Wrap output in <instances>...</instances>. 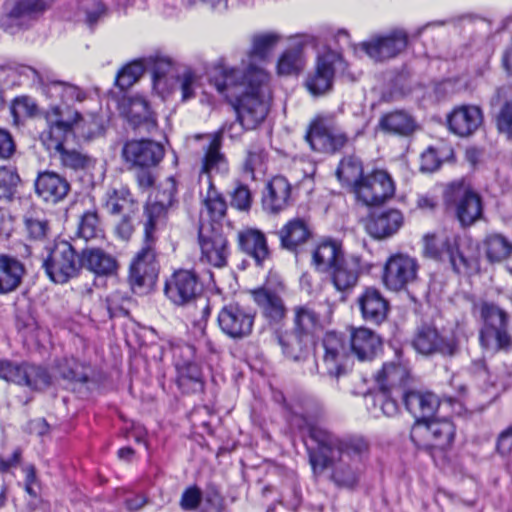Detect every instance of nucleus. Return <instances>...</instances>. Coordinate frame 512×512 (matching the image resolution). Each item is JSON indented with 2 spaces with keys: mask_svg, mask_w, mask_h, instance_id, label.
<instances>
[{
  "mask_svg": "<svg viewBox=\"0 0 512 512\" xmlns=\"http://www.w3.org/2000/svg\"><path fill=\"white\" fill-rule=\"evenodd\" d=\"M321 417L317 406L294 407L289 421L308 433L312 444L307 445V452L314 476L319 477L329 469V478L337 487L354 488L369 456V442L360 436H338L318 424Z\"/></svg>",
  "mask_w": 512,
  "mask_h": 512,
  "instance_id": "f257e3e1",
  "label": "nucleus"
},
{
  "mask_svg": "<svg viewBox=\"0 0 512 512\" xmlns=\"http://www.w3.org/2000/svg\"><path fill=\"white\" fill-rule=\"evenodd\" d=\"M266 80V73L253 64L242 71L219 63L210 75V83L231 103L237 120L248 130L256 128L269 112L268 102L263 99L262 92Z\"/></svg>",
  "mask_w": 512,
  "mask_h": 512,
  "instance_id": "f03ea898",
  "label": "nucleus"
},
{
  "mask_svg": "<svg viewBox=\"0 0 512 512\" xmlns=\"http://www.w3.org/2000/svg\"><path fill=\"white\" fill-rule=\"evenodd\" d=\"M312 262L317 271L329 275L335 289L342 293H350L360 276L370 270V265L360 255H344L341 244L333 240L317 246Z\"/></svg>",
  "mask_w": 512,
  "mask_h": 512,
  "instance_id": "7ed1b4c3",
  "label": "nucleus"
},
{
  "mask_svg": "<svg viewBox=\"0 0 512 512\" xmlns=\"http://www.w3.org/2000/svg\"><path fill=\"white\" fill-rule=\"evenodd\" d=\"M475 309H478L482 322L479 330L480 345L487 350H512L509 313L491 301L474 303L473 311Z\"/></svg>",
  "mask_w": 512,
  "mask_h": 512,
  "instance_id": "20e7f679",
  "label": "nucleus"
},
{
  "mask_svg": "<svg viewBox=\"0 0 512 512\" xmlns=\"http://www.w3.org/2000/svg\"><path fill=\"white\" fill-rule=\"evenodd\" d=\"M423 242L425 256L435 260L446 258L455 273H466L472 268L470 248L460 235L445 231L426 234Z\"/></svg>",
  "mask_w": 512,
  "mask_h": 512,
  "instance_id": "39448f33",
  "label": "nucleus"
},
{
  "mask_svg": "<svg viewBox=\"0 0 512 512\" xmlns=\"http://www.w3.org/2000/svg\"><path fill=\"white\" fill-rule=\"evenodd\" d=\"M455 437V426L447 418H430L415 421L410 439L414 445L424 450L435 459L444 457V453L451 448Z\"/></svg>",
  "mask_w": 512,
  "mask_h": 512,
  "instance_id": "423d86ee",
  "label": "nucleus"
},
{
  "mask_svg": "<svg viewBox=\"0 0 512 512\" xmlns=\"http://www.w3.org/2000/svg\"><path fill=\"white\" fill-rule=\"evenodd\" d=\"M157 232L144 228L142 247L130 263L128 282L135 293L152 287L158 278L160 264L156 252Z\"/></svg>",
  "mask_w": 512,
  "mask_h": 512,
  "instance_id": "0eeeda50",
  "label": "nucleus"
},
{
  "mask_svg": "<svg viewBox=\"0 0 512 512\" xmlns=\"http://www.w3.org/2000/svg\"><path fill=\"white\" fill-rule=\"evenodd\" d=\"M46 251L42 267L52 282L65 284L79 276L83 268L81 253H77L70 242L56 241Z\"/></svg>",
  "mask_w": 512,
  "mask_h": 512,
  "instance_id": "6e6552de",
  "label": "nucleus"
},
{
  "mask_svg": "<svg viewBox=\"0 0 512 512\" xmlns=\"http://www.w3.org/2000/svg\"><path fill=\"white\" fill-rule=\"evenodd\" d=\"M305 140L315 152L336 154L350 144L351 139L331 115L317 116L311 121Z\"/></svg>",
  "mask_w": 512,
  "mask_h": 512,
  "instance_id": "1a4fd4ad",
  "label": "nucleus"
},
{
  "mask_svg": "<svg viewBox=\"0 0 512 512\" xmlns=\"http://www.w3.org/2000/svg\"><path fill=\"white\" fill-rule=\"evenodd\" d=\"M447 204L455 207V214L462 227H470L483 218L484 205L481 195L465 180L450 183L445 192Z\"/></svg>",
  "mask_w": 512,
  "mask_h": 512,
  "instance_id": "9d476101",
  "label": "nucleus"
},
{
  "mask_svg": "<svg viewBox=\"0 0 512 512\" xmlns=\"http://www.w3.org/2000/svg\"><path fill=\"white\" fill-rule=\"evenodd\" d=\"M203 284L198 275L191 270L179 269L166 280L164 293L167 298L178 306H184L194 301L203 300V316L210 314L208 300L202 297Z\"/></svg>",
  "mask_w": 512,
  "mask_h": 512,
  "instance_id": "9b49d317",
  "label": "nucleus"
},
{
  "mask_svg": "<svg viewBox=\"0 0 512 512\" xmlns=\"http://www.w3.org/2000/svg\"><path fill=\"white\" fill-rule=\"evenodd\" d=\"M411 344L419 354L426 357L440 355L452 358L460 351L455 336L441 334L435 325L429 323L416 327Z\"/></svg>",
  "mask_w": 512,
  "mask_h": 512,
  "instance_id": "f8f14e48",
  "label": "nucleus"
},
{
  "mask_svg": "<svg viewBox=\"0 0 512 512\" xmlns=\"http://www.w3.org/2000/svg\"><path fill=\"white\" fill-rule=\"evenodd\" d=\"M46 120L48 129L42 132L41 139L48 149L58 151L74 136V125L79 124L82 116L77 111H73V115L66 114L60 105L54 104L46 112Z\"/></svg>",
  "mask_w": 512,
  "mask_h": 512,
  "instance_id": "ddd939ff",
  "label": "nucleus"
},
{
  "mask_svg": "<svg viewBox=\"0 0 512 512\" xmlns=\"http://www.w3.org/2000/svg\"><path fill=\"white\" fill-rule=\"evenodd\" d=\"M54 0H16L0 20V28L13 35L28 29L52 5Z\"/></svg>",
  "mask_w": 512,
  "mask_h": 512,
  "instance_id": "4468645a",
  "label": "nucleus"
},
{
  "mask_svg": "<svg viewBox=\"0 0 512 512\" xmlns=\"http://www.w3.org/2000/svg\"><path fill=\"white\" fill-rule=\"evenodd\" d=\"M256 312L239 303H228L218 313L220 330L233 340H242L252 334Z\"/></svg>",
  "mask_w": 512,
  "mask_h": 512,
  "instance_id": "2eb2a0df",
  "label": "nucleus"
},
{
  "mask_svg": "<svg viewBox=\"0 0 512 512\" xmlns=\"http://www.w3.org/2000/svg\"><path fill=\"white\" fill-rule=\"evenodd\" d=\"M177 385L184 393H197L204 390L202 369L196 361L194 346L184 344L174 348Z\"/></svg>",
  "mask_w": 512,
  "mask_h": 512,
  "instance_id": "dca6fc26",
  "label": "nucleus"
},
{
  "mask_svg": "<svg viewBox=\"0 0 512 512\" xmlns=\"http://www.w3.org/2000/svg\"><path fill=\"white\" fill-rule=\"evenodd\" d=\"M354 193L367 206L379 205L394 195L395 185L386 171L374 170L355 186Z\"/></svg>",
  "mask_w": 512,
  "mask_h": 512,
  "instance_id": "f3484780",
  "label": "nucleus"
},
{
  "mask_svg": "<svg viewBox=\"0 0 512 512\" xmlns=\"http://www.w3.org/2000/svg\"><path fill=\"white\" fill-rule=\"evenodd\" d=\"M164 154L163 145L148 139L128 140L121 150L123 160L133 168L155 167L162 161Z\"/></svg>",
  "mask_w": 512,
  "mask_h": 512,
  "instance_id": "a211bd4d",
  "label": "nucleus"
},
{
  "mask_svg": "<svg viewBox=\"0 0 512 512\" xmlns=\"http://www.w3.org/2000/svg\"><path fill=\"white\" fill-rule=\"evenodd\" d=\"M322 346L324 355L321 366L316 365L318 373L332 378L346 374L348 354L342 336L335 332H327L322 340Z\"/></svg>",
  "mask_w": 512,
  "mask_h": 512,
  "instance_id": "6ab92c4d",
  "label": "nucleus"
},
{
  "mask_svg": "<svg viewBox=\"0 0 512 512\" xmlns=\"http://www.w3.org/2000/svg\"><path fill=\"white\" fill-rule=\"evenodd\" d=\"M236 243L238 251L250 258L257 268H263L272 260L267 236L258 228L244 227L238 230Z\"/></svg>",
  "mask_w": 512,
  "mask_h": 512,
  "instance_id": "aec40b11",
  "label": "nucleus"
},
{
  "mask_svg": "<svg viewBox=\"0 0 512 512\" xmlns=\"http://www.w3.org/2000/svg\"><path fill=\"white\" fill-rule=\"evenodd\" d=\"M417 271L416 259L406 254H395L386 261L383 282L388 289L400 291L416 280Z\"/></svg>",
  "mask_w": 512,
  "mask_h": 512,
  "instance_id": "412c9836",
  "label": "nucleus"
},
{
  "mask_svg": "<svg viewBox=\"0 0 512 512\" xmlns=\"http://www.w3.org/2000/svg\"><path fill=\"white\" fill-rule=\"evenodd\" d=\"M408 45V34L403 29H394L387 34L372 37L361 47L375 61L382 62L395 58Z\"/></svg>",
  "mask_w": 512,
  "mask_h": 512,
  "instance_id": "4be33fe9",
  "label": "nucleus"
},
{
  "mask_svg": "<svg viewBox=\"0 0 512 512\" xmlns=\"http://www.w3.org/2000/svg\"><path fill=\"white\" fill-rule=\"evenodd\" d=\"M341 65H343V59L333 51L319 55L314 72L307 76L305 82L308 91L314 96L329 92L333 86L336 67Z\"/></svg>",
  "mask_w": 512,
  "mask_h": 512,
  "instance_id": "5701e85b",
  "label": "nucleus"
},
{
  "mask_svg": "<svg viewBox=\"0 0 512 512\" xmlns=\"http://www.w3.org/2000/svg\"><path fill=\"white\" fill-rule=\"evenodd\" d=\"M176 194V181L169 177L157 192L155 201L144 208V228L158 231L165 224L167 210L177 202Z\"/></svg>",
  "mask_w": 512,
  "mask_h": 512,
  "instance_id": "b1692460",
  "label": "nucleus"
},
{
  "mask_svg": "<svg viewBox=\"0 0 512 512\" xmlns=\"http://www.w3.org/2000/svg\"><path fill=\"white\" fill-rule=\"evenodd\" d=\"M123 114L129 126L139 134H152L158 129L157 116L147 99L141 95H133L124 100Z\"/></svg>",
  "mask_w": 512,
  "mask_h": 512,
  "instance_id": "393cba45",
  "label": "nucleus"
},
{
  "mask_svg": "<svg viewBox=\"0 0 512 512\" xmlns=\"http://www.w3.org/2000/svg\"><path fill=\"white\" fill-rule=\"evenodd\" d=\"M365 231L375 240H385L395 235L404 223L398 209H376L362 220Z\"/></svg>",
  "mask_w": 512,
  "mask_h": 512,
  "instance_id": "a878e982",
  "label": "nucleus"
},
{
  "mask_svg": "<svg viewBox=\"0 0 512 512\" xmlns=\"http://www.w3.org/2000/svg\"><path fill=\"white\" fill-rule=\"evenodd\" d=\"M379 391L401 394L407 391L410 381V368L399 355L396 360L386 362L375 376Z\"/></svg>",
  "mask_w": 512,
  "mask_h": 512,
  "instance_id": "bb28decb",
  "label": "nucleus"
},
{
  "mask_svg": "<svg viewBox=\"0 0 512 512\" xmlns=\"http://www.w3.org/2000/svg\"><path fill=\"white\" fill-rule=\"evenodd\" d=\"M199 244L202 262L218 268L227 264L228 241L221 232L214 228L206 230L204 226H201L199 229Z\"/></svg>",
  "mask_w": 512,
  "mask_h": 512,
  "instance_id": "cd10ccee",
  "label": "nucleus"
},
{
  "mask_svg": "<svg viewBox=\"0 0 512 512\" xmlns=\"http://www.w3.org/2000/svg\"><path fill=\"white\" fill-rule=\"evenodd\" d=\"M207 138L208 145L204 148V157L199 177L200 185L206 183V177L212 179V173H226L228 171V162L225 155L221 152L222 148V130L207 135H197L196 139Z\"/></svg>",
  "mask_w": 512,
  "mask_h": 512,
  "instance_id": "c85d7f7f",
  "label": "nucleus"
},
{
  "mask_svg": "<svg viewBox=\"0 0 512 512\" xmlns=\"http://www.w3.org/2000/svg\"><path fill=\"white\" fill-rule=\"evenodd\" d=\"M51 381L52 377L47 368L26 361H14L9 377V382L35 391L45 390L51 385Z\"/></svg>",
  "mask_w": 512,
  "mask_h": 512,
  "instance_id": "c756f323",
  "label": "nucleus"
},
{
  "mask_svg": "<svg viewBox=\"0 0 512 512\" xmlns=\"http://www.w3.org/2000/svg\"><path fill=\"white\" fill-rule=\"evenodd\" d=\"M362 318L371 324L380 325L388 316L390 305L382 292L375 287H365L357 298Z\"/></svg>",
  "mask_w": 512,
  "mask_h": 512,
  "instance_id": "7c9ffc66",
  "label": "nucleus"
},
{
  "mask_svg": "<svg viewBox=\"0 0 512 512\" xmlns=\"http://www.w3.org/2000/svg\"><path fill=\"white\" fill-rule=\"evenodd\" d=\"M401 398L406 410L414 416L415 421L432 418L440 406L439 397L428 390L408 389L402 393Z\"/></svg>",
  "mask_w": 512,
  "mask_h": 512,
  "instance_id": "2f4dec72",
  "label": "nucleus"
},
{
  "mask_svg": "<svg viewBox=\"0 0 512 512\" xmlns=\"http://www.w3.org/2000/svg\"><path fill=\"white\" fill-rule=\"evenodd\" d=\"M34 187L40 198L51 203L62 201L71 189L70 183L64 176L50 170L38 172Z\"/></svg>",
  "mask_w": 512,
  "mask_h": 512,
  "instance_id": "473e14b6",
  "label": "nucleus"
},
{
  "mask_svg": "<svg viewBox=\"0 0 512 512\" xmlns=\"http://www.w3.org/2000/svg\"><path fill=\"white\" fill-rule=\"evenodd\" d=\"M482 110L474 105L455 107L447 116L449 130L459 137L472 135L482 124Z\"/></svg>",
  "mask_w": 512,
  "mask_h": 512,
  "instance_id": "72a5a7b5",
  "label": "nucleus"
},
{
  "mask_svg": "<svg viewBox=\"0 0 512 512\" xmlns=\"http://www.w3.org/2000/svg\"><path fill=\"white\" fill-rule=\"evenodd\" d=\"M27 274L25 264L16 256L0 253V295L15 292Z\"/></svg>",
  "mask_w": 512,
  "mask_h": 512,
  "instance_id": "f704fd0d",
  "label": "nucleus"
},
{
  "mask_svg": "<svg viewBox=\"0 0 512 512\" xmlns=\"http://www.w3.org/2000/svg\"><path fill=\"white\" fill-rule=\"evenodd\" d=\"M34 73L38 76L40 83L43 86V92L47 95V97L52 100L59 99L63 104L66 105L64 112L66 114H72L70 111L69 105L78 101L81 102L86 98V94L82 91L78 86L73 85L69 82L59 81L52 77H46L43 79L39 76L38 72L34 71Z\"/></svg>",
  "mask_w": 512,
  "mask_h": 512,
  "instance_id": "c9c22d12",
  "label": "nucleus"
},
{
  "mask_svg": "<svg viewBox=\"0 0 512 512\" xmlns=\"http://www.w3.org/2000/svg\"><path fill=\"white\" fill-rule=\"evenodd\" d=\"M350 346L351 352L360 361H370L381 349L382 341L374 331L368 328H352L350 333Z\"/></svg>",
  "mask_w": 512,
  "mask_h": 512,
  "instance_id": "e433bc0d",
  "label": "nucleus"
},
{
  "mask_svg": "<svg viewBox=\"0 0 512 512\" xmlns=\"http://www.w3.org/2000/svg\"><path fill=\"white\" fill-rule=\"evenodd\" d=\"M277 341L285 357L296 362L303 361L309 356L313 344L312 337L294 328L291 331L279 333Z\"/></svg>",
  "mask_w": 512,
  "mask_h": 512,
  "instance_id": "4c0bfd02",
  "label": "nucleus"
},
{
  "mask_svg": "<svg viewBox=\"0 0 512 512\" xmlns=\"http://www.w3.org/2000/svg\"><path fill=\"white\" fill-rule=\"evenodd\" d=\"M252 296L270 323H279L285 318L287 309L283 299L275 291L261 287L253 290Z\"/></svg>",
  "mask_w": 512,
  "mask_h": 512,
  "instance_id": "58836bf2",
  "label": "nucleus"
},
{
  "mask_svg": "<svg viewBox=\"0 0 512 512\" xmlns=\"http://www.w3.org/2000/svg\"><path fill=\"white\" fill-rule=\"evenodd\" d=\"M291 196V185L283 176L273 177L266 185L263 195V206L272 213H277L288 206Z\"/></svg>",
  "mask_w": 512,
  "mask_h": 512,
  "instance_id": "ea45409f",
  "label": "nucleus"
},
{
  "mask_svg": "<svg viewBox=\"0 0 512 512\" xmlns=\"http://www.w3.org/2000/svg\"><path fill=\"white\" fill-rule=\"evenodd\" d=\"M308 223L302 218L289 220L279 231L281 247L296 252L298 247L305 244L311 237Z\"/></svg>",
  "mask_w": 512,
  "mask_h": 512,
  "instance_id": "a19ab883",
  "label": "nucleus"
},
{
  "mask_svg": "<svg viewBox=\"0 0 512 512\" xmlns=\"http://www.w3.org/2000/svg\"><path fill=\"white\" fill-rule=\"evenodd\" d=\"M379 128L389 134L407 137L418 128L415 119L405 110H395L381 116Z\"/></svg>",
  "mask_w": 512,
  "mask_h": 512,
  "instance_id": "79ce46f5",
  "label": "nucleus"
},
{
  "mask_svg": "<svg viewBox=\"0 0 512 512\" xmlns=\"http://www.w3.org/2000/svg\"><path fill=\"white\" fill-rule=\"evenodd\" d=\"M105 208L112 215H130L138 210V203L127 187L120 186L106 192Z\"/></svg>",
  "mask_w": 512,
  "mask_h": 512,
  "instance_id": "37998d69",
  "label": "nucleus"
},
{
  "mask_svg": "<svg viewBox=\"0 0 512 512\" xmlns=\"http://www.w3.org/2000/svg\"><path fill=\"white\" fill-rule=\"evenodd\" d=\"M510 92V86L497 87L491 99L492 104H499L505 99L495 117V125L498 132L505 134L508 138H512V98L506 99Z\"/></svg>",
  "mask_w": 512,
  "mask_h": 512,
  "instance_id": "c03bdc74",
  "label": "nucleus"
},
{
  "mask_svg": "<svg viewBox=\"0 0 512 512\" xmlns=\"http://www.w3.org/2000/svg\"><path fill=\"white\" fill-rule=\"evenodd\" d=\"M335 174L343 186L350 187L354 192L355 186L365 176L363 173V163L355 154L345 155L340 160Z\"/></svg>",
  "mask_w": 512,
  "mask_h": 512,
  "instance_id": "a18cd8bd",
  "label": "nucleus"
},
{
  "mask_svg": "<svg viewBox=\"0 0 512 512\" xmlns=\"http://www.w3.org/2000/svg\"><path fill=\"white\" fill-rule=\"evenodd\" d=\"M81 261L83 268L85 267L98 275L112 274L117 268L116 260L100 249H83Z\"/></svg>",
  "mask_w": 512,
  "mask_h": 512,
  "instance_id": "49530a36",
  "label": "nucleus"
},
{
  "mask_svg": "<svg viewBox=\"0 0 512 512\" xmlns=\"http://www.w3.org/2000/svg\"><path fill=\"white\" fill-rule=\"evenodd\" d=\"M293 328L313 338L314 332L321 327L320 313L315 305L307 303L294 307Z\"/></svg>",
  "mask_w": 512,
  "mask_h": 512,
  "instance_id": "de8ad7c7",
  "label": "nucleus"
},
{
  "mask_svg": "<svg viewBox=\"0 0 512 512\" xmlns=\"http://www.w3.org/2000/svg\"><path fill=\"white\" fill-rule=\"evenodd\" d=\"M206 192L201 189L200 196L210 218L213 221H220L226 214L227 203L223 195L215 188L212 179L206 177Z\"/></svg>",
  "mask_w": 512,
  "mask_h": 512,
  "instance_id": "09e8293b",
  "label": "nucleus"
},
{
  "mask_svg": "<svg viewBox=\"0 0 512 512\" xmlns=\"http://www.w3.org/2000/svg\"><path fill=\"white\" fill-rule=\"evenodd\" d=\"M485 255L490 263H500L512 256V242L501 234H490L484 241Z\"/></svg>",
  "mask_w": 512,
  "mask_h": 512,
  "instance_id": "8fccbe9b",
  "label": "nucleus"
},
{
  "mask_svg": "<svg viewBox=\"0 0 512 512\" xmlns=\"http://www.w3.org/2000/svg\"><path fill=\"white\" fill-rule=\"evenodd\" d=\"M268 160V152L260 141L250 143L246 149V157L243 162V170L255 179L256 172H264Z\"/></svg>",
  "mask_w": 512,
  "mask_h": 512,
  "instance_id": "3c124183",
  "label": "nucleus"
},
{
  "mask_svg": "<svg viewBox=\"0 0 512 512\" xmlns=\"http://www.w3.org/2000/svg\"><path fill=\"white\" fill-rule=\"evenodd\" d=\"M76 236L85 241L99 239L104 236V230L97 211L89 210L80 216Z\"/></svg>",
  "mask_w": 512,
  "mask_h": 512,
  "instance_id": "603ef678",
  "label": "nucleus"
},
{
  "mask_svg": "<svg viewBox=\"0 0 512 512\" xmlns=\"http://www.w3.org/2000/svg\"><path fill=\"white\" fill-rule=\"evenodd\" d=\"M62 167L75 172L85 171L94 166V160L87 154L75 149L62 148L57 151Z\"/></svg>",
  "mask_w": 512,
  "mask_h": 512,
  "instance_id": "864d4df0",
  "label": "nucleus"
},
{
  "mask_svg": "<svg viewBox=\"0 0 512 512\" xmlns=\"http://www.w3.org/2000/svg\"><path fill=\"white\" fill-rule=\"evenodd\" d=\"M280 37L274 33L256 35L252 40L250 58L264 61L271 53Z\"/></svg>",
  "mask_w": 512,
  "mask_h": 512,
  "instance_id": "5fc2aeb1",
  "label": "nucleus"
},
{
  "mask_svg": "<svg viewBox=\"0 0 512 512\" xmlns=\"http://www.w3.org/2000/svg\"><path fill=\"white\" fill-rule=\"evenodd\" d=\"M145 72V65L141 59L131 62L123 67L117 74L115 84L125 90L131 87Z\"/></svg>",
  "mask_w": 512,
  "mask_h": 512,
  "instance_id": "6e6d98bb",
  "label": "nucleus"
},
{
  "mask_svg": "<svg viewBox=\"0 0 512 512\" xmlns=\"http://www.w3.org/2000/svg\"><path fill=\"white\" fill-rule=\"evenodd\" d=\"M24 225L27 236L32 241H43L51 233L50 222L45 217H25Z\"/></svg>",
  "mask_w": 512,
  "mask_h": 512,
  "instance_id": "4d7b16f0",
  "label": "nucleus"
},
{
  "mask_svg": "<svg viewBox=\"0 0 512 512\" xmlns=\"http://www.w3.org/2000/svg\"><path fill=\"white\" fill-rule=\"evenodd\" d=\"M145 65V71L152 74L153 81L163 78L170 70L172 62L169 57L161 55H153L141 59Z\"/></svg>",
  "mask_w": 512,
  "mask_h": 512,
  "instance_id": "13d9d810",
  "label": "nucleus"
},
{
  "mask_svg": "<svg viewBox=\"0 0 512 512\" xmlns=\"http://www.w3.org/2000/svg\"><path fill=\"white\" fill-rule=\"evenodd\" d=\"M231 206L240 210L248 211L252 204V193L249 187L241 182H237L230 192Z\"/></svg>",
  "mask_w": 512,
  "mask_h": 512,
  "instance_id": "bf43d9fd",
  "label": "nucleus"
},
{
  "mask_svg": "<svg viewBox=\"0 0 512 512\" xmlns=\"http://www.w3.org/2000/svg\"><path fill=\"white\" fill-rule=\"evenodd\" d=\"M300 47L285 51L280 57L277 65L280 75H291L297 73L300 63Z\"/></svg>",
  "mask_w": 512,
  "mask_h": 512,
  "instance_id": "052dcab7",
  "label": "nucleus"
},
{
  "mask_svg": "<svg viewBox=\"0 0 512 512\" xmlns=\"http://www.w3.org/2000/svg\"><path fill=\"white\" fill-rule=\"evenodd\" d=\"M398 397H401V394L378 391L373 397L374 406H379L385 416H395L399 411Z\"/></svg>",
  "mask_w": 512,
  "mask_h": 512,
  "instance_id": "680f3d73",
  "label": "nucleus"
},
{
  "mask_svg": "<svg viewBox=\"0 0 512 512\" xmlns=\"http://www.w3.org/2000/svg\"><path fill=\"white\" fill-rule=\"evenodd\" d=\"M20 182L18 174L10 169H0V199L11 200Z\"/></svg>",
  "mask_w": 512,
  "mask_h": 512,
  "instance_id": "e2e57ef3",
  "label": "nucleus"
},
{
  "mask_svg": "<svg viewBox=\"0 0 512 512\" xmlns=\"http://www.w3.org/2000/svg\"><path fill=\"white\" fill-rule=\"evenodd\" d=\"M60 376L63 379L69 380L71 382H79L82 384H85L89 381V376L85 367L76 361H72L71 363L66 362L65 365L61 366Z\"/></svg>",
  "mask_w": 512,
  "mask_h": 512,
  "instance_id": "0e129e2a",
  "label": "nucleus"
},
{
  "mask_svg": "<svg viewBox=\"0 0 512 512\" xmlns=\"http://www.w3.org/2000/svg\"><path fill=\"white\" fill-rule=\"evenodd\" d=\"M444 148H433L429 147L426 151L421 154L420 170L423 172H434L436 171L441 163V156L444 155Z\"/></svg>",
  "mask_w": 512,
  "mask_h": 512,
  "instance_id": "69168bd1",
  "label": "nucleus"
},
{
  "mask_svg": "<svg viewBox=\"0 0 512 512\" xmlns=\"http://www.w3.org/2000/svg\"><path fill=\"white\" fill-rule=\"evenodd\" d=\"M202 498L201 489L196 485L190 486L183 491L179 505L184 511H194L199 507Z\"/></svg>",
  "mask_w": 512,
  "mask_h": 512,
  "instance_id": "338daca9",
  "label": "nucleus"
},
{
  "mask_svg": "<svg viewBox=\"0 0 512 512\" xmlns=\"http://www.w3.org/2000/svg\"><path fill=\"white\" fill-rule=\"evenodd\" d=\"M11 111L15 118L31 117L36 113L37 105L31 98L23 96L13 101Z\"/></svg>",
  "mask_w": 512,
  "mask_h": 512,
  "instance_id": "774afa93",
  "label": "nucleus"
}]
</instances>
